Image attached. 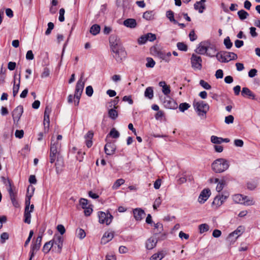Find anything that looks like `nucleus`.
I'll list each match as a JSON object with an SVG mask.
<instances>
[{
  "label": "nucleus",
  "mask_w": 260,
  "mask_h": 260,
  "mask_svg": "<svg viewBox=\"0 0 260 260\" xmlns=\"http://www.w3.org/2000/svg\"><path fill=\"white\" fill-rule=\"evenodd\" d=\"M230 167L228 160L219 158L215 159L211 164L212 170L215 173H221L227 170Z\"/></svg>",
  "instance_id": "1"
},
{
  "label": "nucleus",
  "mask_w": 260,
  "mask_h": 260,
  "mask_svg": "<svg viewBox=\"0 0 260 260\" xmlns=\"http://www.w3.org/2000/svg\"><path fill=\"white\" fill-rule=\"evenodd\" d=\"M193 106L199 116L206 115L209 110V105L203 101H194Z\"/></svg>",
  "instance_id": "2"
},
{
  "label": "nucleus",
  "mask_w": 260,
  "mask_h": 260,
  "mask_svg": "<svg viewBox=\"0 0 260 260\" xmlns=\"http://www.w3.org/2000/svg\"><path fill=\"white\" fill-rule=\"evenodd\" d=\"M99 221L100 223L106 225H109L112 222L113 216L109 212H104L103 211H99L98 212Z\"/></svg>",
  "instance_id": "3"
},
{
  "label": "nucleus",
  "mask_w": 260,
  "mask_h": 260,
  "mask_svg": "<svg viewBox=\"0 0 260 260\" xmlns=\"http://www.w3.org/2000/svg\"><path fill=\"white\" fill-rule=\"evenodd\" d=\"M32 194L26 196L25 201V209L24 213V222L25 223L29 224L31 221V214L29 213L28 210L30 204V199Z\"/></svg>",
  "instance_id": "4"
},
{
  "label": "nucleus",
  "mask_w": 260,
  "mask_h": 260,
  "mask_svg": "<svg viewBox=\"0 0 260 260\" xmlns=\"http://www.w3.org/2000/svg\"><path fill=\"white\" fill-rule=\"evenodd\" d=\"M111 52L113 53V57L118 62H121L126 56V52L122 47L112 50Z\"/></svg>",
  "instance_id": "5"
},
{
  "label": "nucleus",
  "mask_w": 260,
  "mask_h": 260,
  "mask_svg": "<svg viewBox=\"0 0 260 260\" xmlns=\"http://www.w3.org/2000/svg\"><path fill=\"white\" fill-rule=\"evenodd\" d=\"M191 67L194 69L201 70L202 68V60L200 56L192 54L190 58Z\"/></svg>",
  "instance_id": "6"
},
{
  "label": "nucleus",
  "mask_w": 260,
  "mask_h": 260,
  "mask_svg": "<svg viewBox=\"0 0 260 260\" xmlns=\"http://www.w3.org/2000/svg\"><path fill=\"white\" fill-rule=\"evenodd\" d=\"M42 239V236H39L36 239V242L35 244H34L30 248V257L29 260H31L32 258L35 255V252L39 250L40 248L41 245V242Z\"/></svg>",
  "instance_id": "7"
},
{
  "label": "nucleus",
  "mask_w": 260,
  "mask_h": 260,
  "mask_svg": "<svg viewBox=\"0 0 260 260\" xmlns=\"http://www.w3.org/2000/svg\"><path fill=\"white\" fill-rule=\"evenodd\" d=\"M153 50L154 55L157 56L160 59H162L166 62H169L170 61V58L171 56V53L170 52H168L166 53L164 51L157 50L155 47L153 48Z\"/></svg>",
  "instance_id": "8"
},
{
  "label": "nucleus",
  "mask_w": 260,
  "mask_h": 260,
  "mask_svg": "<svg viewBox=\"0 0 260 260\" xmlns=\"http://www.w3.org/2000/svg\"><path fill=\"white\" fill-rule=\"evenodd\" d=\"M109 44L111 51L121 47L119 39L116 35H111L109 38Z\"/></svg>",
  "instance_id": "9"
},
{
  "label": "nucleus",
  "mask_w": 260,
  "mask_h": 260,
  "mask_svg": "<svg viewBox=\"0 0 260 260\" xmlns=\"http://www.w3.org/2000/svg\"><path fill=\"white\" fill-rule=\"evenodd\" d=\"M229 197V194L228 192L222 194H219L215 197L212 204L217 207H219Z\"/></svg>",
  "instance_id": "10"
},
{
  "label": "nucleus",
  "mask_w": 260,
  "mask_h": 260,
  "mask_svg": "<svg viewBox=\"0 0 260 260\" xmlns=\"http://www.w3.org/2000/svg\"><path fill=\"white\" fill-rule=\"evenodd\" d=\"M163 105L165 107L170 109H175L177 108V103L170 96L165 97L163 101Z\"/></svg>",
  "instance_id": "11"
},
{
  "label": "nucleus",
  "mask_w": 260,
  "mask_h": 260,
  "mask_svg": "<svg viewBox=\"0 0 260 260\" xmlns=\"http://www.w3.org/2000/svg\"><path fill=\"white\" fill-rule=\"evenodd\" d=\"M2 179L3 180V183L6 186L9 194L15 192L14 191L15 187L11 180L9 179V178H5L4 177H2Z\"/></svg>",
  "instance_id": "12"
},
{
  "label": "nucleus",
  "mask_w": 260,
  "mask_h": 260,
  "mask_svg": "<svg viewBox=\"0 0 260 260\" xmlns=\"http://www.w3.org/2000/svg\"><path fill=\"white\" fill-rule=\"evenodd\" d=\"M211 194L210 190L209 188L204 189L201 192L198 201L199 203H204L209 198Z\"/></svg>",
  "instance_id": "13"
},
{
  "label": "nucleus",
  "mask_w": 260,
  "mask_h": 260,
  "mask_svg": "<svg viewBox=\"0 0 260 260\" xmlns=\"http://www.w3.org/2000/svg\"><path fill=\"white\" fill-rule=\"evenodd\" d=\"M23 112L22 106H17L12 112V117L14 121H18L20 118Z\"/></svg>",
  "instance_id": "14"
},
{
  "label": "nucleus",
  "mask_w": 260,
  "mask_h": 260,
  "mask_svg": "<svg viewBox=\"0 0 260 260\" xmlns=\"http://www.w3.org/2000/svg\"><path fill=\"white\" fill-rule=\"evenodd\" d=\"M134 217L136 220L141 221L145 215L144 211L140 208H137L133 211Z\"/></svg>",
  "instance_id": "15"
},
{
  "label": "nucleus",
  "mask_w": 260,
  "mask_h": 260,
  "mask_svg": "<svg viewBox=\"0 0 260 260\" xmlns=\"http://www.w3.org/2000/svg\"><path fill=\"white\" fill-rule=\"evenodd\" d=\"M241 95L243 97L247 98L249 99L253 100H256L255 94L247 87L242 88Z\"/></svg>",
  "instance_id": "16"
},
{
  "label": "nucleus",
  "mask_w": 260,
  "mask_h": 260,
  "mask_svg": "<svg viewBox=\"0 0 260 260\" xmlns=\"http://www.w3.org/2000/svg\"><path fill=\"white\" fill-rule=\"evenodd\" d=\"M104 150L107 155H112L115 151L116 146L113 143H108L105 145Z\"/></svg>",
  "instance_id": "17"
},
{
  "label": "nucleus",
  "mask_w": 260,
  "mask_h": 260,
  "mask_svg": "<svg viewBox=\"0 0 260 260\" xmlns=\"http://www.w3.org/2000/svg\"><path fill=\"white\" fill-rule=\"evenodd\" d=\"M114 237V232H106L101 239V243L106 244L110 241Z\"/></svg>",
  "instance_id": "18"
},
{
  "label": "nucleus",
  "mask_w": 260,
  "mask_h": 260,
  "mask_svg": "<svg viewBox=\"0 0 260 260\" xmlns=\"http://www.w3.org/2000/svg\"><path fill=\"white\" fill-rule=\"evenodd\" d=\"M157 243V239L151 237L146 242V248L148 250H151L156 246Z\"/></svg>",
  "instance_id": "19"
},
{
  "label": "nucleus",
  "mask_w": 260,
  "mask_h": 260,
  "mask_svg": "<svg viewBox=\"0 0 260 260\" xmlns=\"http://www.w3.org/2000/svg\"><path fill=\"white\" fill-rule=\"evenodd\" d=\"M61 144L57 141L51 140L50 144V151L51 152L55 153L58 154V149L60 148Z\"/></svg>",
  "instance_id": "20"
},
{
  "label": "nucleus",
  "mask_w": 260,
  "mask_h": 260,
  "mask_svg": "<svg viewBox=\"0 0 260 260\" xmlns=\"http://www.w3.org/2000/svg\"><path fill=\"white\" fill-rule=\"evenodd\" d=\"M167 252L165 250H161L157 253L153 254L151 258V260H161L167 255Z\"/></svg>",
  "instance_id": "21"
},
{
  "label": "nucleus",
  "mask_w": 260,
  "mask_h": 260,
  "mask_svg": "<svg viewBox=\"0 0 260 260\" xmlns=\"http://www.w3.org/2000/svg\"><path fill=\"white\" fill-rule=\"evenodd\" d=\"M56 172L57 174L60 173L64 166L63 159L61 157H57L55 163Z\"/></svg>",
  "instance_id": "22"
},
{
  "label": "nucleus",
  "mask_w": 260,
  "mask_h": 260,
  "mask_svg": "<svg viewBox=\"0 0 260 260\" xmlns=\"http://www.w3.org/2000/svg\"><path fill=\"white\" fill-rule=\"evenodd\" d=\"M93 137V133L92 131H88L85 136L86 145L88 148H90L92 145V139Z\"/></svg>",
  "instance_id": "23"
},
{
  "label": "nucleus",
  "mask_w": 260,
  "mask_h": 260,
  "mask_svg": "<svg viewBox=\"0 0 260 260\" xmlns=\"http://www.w3.org/2000/svg\"><path fill=\"white\" fill-rule=\"evenodd\" d=\"M123 24L127 27L133 28L136 27L137 22L135 19L128 18L123 21Z\"/></svg>",
  "instance_id": "24"
},
{
  "label": "nucleus",
  "mask_w": 260,
  "mask_h": 260,
  "mask_svg": "<svg viewBox=\"0 0 260 260\" xmlns=\"http://www.w3.org/2000/svg\"><path fill=\"white\" fill-rule=\"evenodd\" d=\"M209 44L207 43L202 42L200 44V45L198 48V53L201 54H206L207 51H208V48L209 47Z\"/></svg>",
  "instance_id": "25"
},
{
  "label": "nucleus",
  "mask_w": 260,
  "mask_h": 260,
  "mask_svg": "<svg viewBox=\"0 0 260 260\" xmlns=\"http://www.w3.org/2000/svg\"><path fill=\"white\" fill-rule=\"evenodd\" d=\"M247 199V196L244 197L240 194H235L233 197V200L234 202L238 204H243V201Z\"/></svg>",
  "instance_id": "26"
},
{
  "label": "nucleus",
  "mask_w": 260,
  "mask_h": 260,
  "mask_svg": "<svg viewBox=\"0 0 260 260\" xmlns=\"http://www.w3.org/2000/svg\"><path fill=\"white\" fill-rule=\"evenodd\" d=\"M155 14L154 11H147L143 13V18L147 20H151L154 19Z\"/></svg>",
  "instance_id": "27"
},
{
  "label": "nucleus",
  "mask_w": 260,
  "mask_h": 260,
  "mask_svg": "<svg viewBox=\"0 0 260 260\" xmlns=\"http://www.w3.org/2000/svg\"><path fill=\"white\" fill-rule=\"evenodd\" d=\"M12 204L15 208L19 207V204L17 200V192L9 194Z\"/></svg>",
  "instance_id": "28"
},
{
  "label": "nucleus",
  "mask_w": 260,
  "mask_h": 260,
  "mask_svg": "<svg viewBox=\"0 0 260 260\" xmlns=\"http://www.w3.org/2000/svg\"><path fill=\"white\" fill-rule=\"evenodd\" d=\"M224 57H225V59L229 61L231 60H236L238 58L237 55L234 52L224 51Z\"/></svg>",
  "instance_id": "29"
},
{
  "label": "nucleus",
  "mask_w": 260,
  "mask_h": 260,
  "mask_svg": "<svg viewBox=\"0 0 260 260\" xmlns=\"http://www.w3.org/2000/svg\"><path fill=\"white\" fill-rule=\"evenodd\" d=\"M83 74H82L80 79L78 81L76 86V90H79L81 91H83L84 89L85 83L84 81H82Z\"/></svg>",
  "instance_id": "30"
},
{
  "label": "nucleus",
  "mask_w": 260,
  "mask_h": 260,
  "mask_svg": "<svg viewBox=\"0 0 260 260\" xmlns=\"http://www.w3.org/2000/svg\"><path fill=\"white\" fill-rule=\"evenodd\" d=\"M144 95L146 98H147L149 99H152L153 98V90L152 87H148L146 88L144 92Z\"/></svg>",
  "instance_id": "31"
},
{
  "label": "nucleus",
  "mask_w": 260,
  "mask_h": 260,
  "mask_svg": "<svg viewBox=\"0 0 260 260\" xmlns=\"http://www.w3.org/2000/svg\"><path fill=\"white\" fill-rule=\"evenodd\" d=\"M100 29L101 27L99 25L94 24L90 27V32L93 35L95 36L100 32Z\"/></svg>",
  "instance_id": "32"
},
{
  "label": "nucleus",
  "mask_w": 260,
  "mask_h": 260,
  "mask_svg": "<svg viewBox=\"0 0 260 260\" xmlns=\"http://www.w3.org/2000/svg\"><path fill=\"white\" fill-rule=\"evenodd\" d=\"M194 8L196 10H198L199 12L202 13L205 9V5L201 4V2H197L194 5Z\"/></svg>",
  "instance_id": "33"
},
{
  "label": "nucleus",
  "mask_w": 260,
  "mask_h": 260,
  "mask_svg": "<svg viewBox=\"0 0 260 260\" xmlns=\"http://www.w3.org/2000/svg\"><path fill=\"white\" fill-rule=\"evenodd\" d=\"M53 243H52V241H50L49 242H46L43 247V249H42V251L45 253H47L49 252V251L50 250L51 247L53 246Z\"/></svg>",
  "instance_id": "34"
},
{
  "label": "nucleus",
  "mask_w": 260,
  "mask_h": 260,
  "mask_svg": "<svg viewBox=\"0 0 260 260\" xmlns=\"http://www.w3.org/2000/svg\"><path fill=\"white\" fill-rule=\"evenodd\" d=\"M52 241V243H53V245L58 244L60 243H63V238L61 235H55L54 238Z\"/></svg>",
  "instance_id": "35"
},
{
  "label": "nucleus",
  "mask_w": 260,
  "mask_h": 260,
  "mask_svg": "<svg viewBox=\"0 0 260 260\" xmlns=\"http://www.w3.org/2000/svg\"><path fill=\"white\" fill-rule=\"evenodd\" d=\"M216 50L214 46L209 45L206 55L210 57H214L216 53Z\"/></svg>",
  "instance_id": "36"
},
{
  "label": "nucleus",
  "mask_w": 260,
  "mask_h": 260,
  "mask_svg": "<svg viewBox=\"0 0 260 260\" xmlns=\"http://www.w3.org/2000/svg\"><path fill=\"white\" fill-rule=\"evenodd\" d=\"M226 184L225 181L224 179H221L217 183V185L216 187V190L218 192H220Z\"/></svg>",
  "instance_id": "37"
},
{
  "label": "nucleus",
  "mask_w": 260,
  "mask_h": 260,
  "mask_svg": "<svg viewBox=\"0 0 260 260\" xmlns=\"http://www.w3.org/2000/svg\"><path fill=\"white\" fill-rule=\"evenodd\" d=\"M238 238V237H237L235 234H232V233H231L226 238V241L230 245L233 244L236 242Z\"/></svg>",
  "instance_id": "38"
},
{
  "label": "nucleus",
  "mask_w": 260,
  "mask_h": 260,
  "mask_svg": "<svg viewBox=\"0 0 260 260\" xmlns=\"http://www.w3.org/2000/svg\"><path fill=\"white\" fill-rule=\"evenodd\" d=\"M237 14L240 19L242 20L246 19L249 16V14L244 10L239 11Z\"/></svg>",
  "instance_id": "39"
},
{
  "label": "nucleus",
  "mask_w": 260,
  "mask_h": 260,
  "mask_svg": "<svg viewBox=\"0 0 260 260\" xmlns=\"http://www.w3.org/2000/svg\"><path fill=\"white\" fill-rule=\"evenodd\" d=\"M119 133L117 130H116L115 128H113L111 129L107 136H110L112 138L117 139L119 138Z\"/></svg>",
  "instance_id": "40"
},
{
  "label": "nucleus",
  "mask_w": 260,
  "mask_h": 260,
  "mask_svg": "<svg viewBox=\"0 0 260 260\" xmlns=\"http://www.w3.org/2000/svg\"><path fill=\"white\" fill-rule=\"evenodd\" d=\"M43 124L44 126V130L45 132H48L50 124V118L49 116L46 115L44 116Z\"/></svg>",
  "instance_id": "41"
},
{
  "label": "nucleus",
  "mask_w": 260,
  "mask_h": 260,
  "mask_svg": "<svg viewBox=\"0 0 260 260\" xmlns=\"http://www.w3.org/2000/svg\"><path fill=\"white\" fill-rule=\"evenodd\" d=\"M125 180L123 179H117L114 183L112 188L113 189H118L121 185L123 184Z\"/></svg>",
  "instance_id": "42"
},
{
  "label": "nucleus",
  "mask_w": 260,
  "mask_h": 260,
  "mask_svg": "<svg viewBox=\"0 0 260 260\" xmlns=\"http://www.w3.org/2000/svg\"><path fill=\"white\" fill-rule=\"evenodd\" d=\"M116 109H111L109 110V116L112 119H115L118 117V112Z\"/></svg>",
  "instance_id": "43"
},
{
  "label": "nucleus",
  "mask_w": 260,
  "mask_h": 260,
  "mask_svg": "<svg viewBox=\"0 0 260 260\" xmlns=\"http://www.w3.org/2000/svg\"><path fill=\"white\" fill-rule=\"evenodd\" d=\"M147 63H146V67L147 68H153L155 64V61L151 57L146 58Z\"/></svg>",
  "instance_id": "44"
},
{
  "label": "nucleus",
  "mask_w": 260,
  "mask_h": 260,
  "mask_svg": "<svg viewBox=\"0 0 260 260\" xmlns=\"http://www.w3.org/2000/svg\"><path fill=\"white\" fill-rule=\"evenodd\" d=\"M244 231V228L242 226H239L238 228L232 232V234H235L237 237H239Z\"/></svg>",
  "instance_id": "45"
},
{
  "label": "nucleus",
  "mask_w": 260,
  "mask_h": 260,
  "mask_svg": "<svg viewBox=\"0 0 260 260\" xmlns=\"http://www.w3.org/2000/svg\"><path fill=\"white\" fill-rule=\"evenodd\" d=\"M167 17L170 21L173 22L174 24H176L177 21L174 19V13L172 11L169 10L167 12Z\"/></svg>",
  "instance_id": "46"
},
{
  "label": "nucleus",
  "mask_w": 260,
  "mask_h": 260,
  "mask_svg": "<svg viewBox=\"0 0 260 260\" xmlns=\"http://www.w3.org/2000/svg\"><path fill=\"white\" fill-rule=\"evenodd\" d=\"M200 233L203 234L207 232L209 230V225L206 223L201 224L199 226Z\"/></svg>",
  "instance_id": "47"
},
{
  "label": "nucleus",
  "mask_w": 260,
  "mask_h": 260,
  "mask_svg": "<svg viewBox=\"0 0 260 260\" xmlns=\"http://www.w3.org/2000/svg\"><path fill=\"white\" fill-rule=\"evenodd\" d=\"M224 56H225L224 52L221 54H220L219 53H217L216 54V57L219 61H221L222 62H229V60H226V59H225V57H224Z\"/></svg>",
  "instance_id": "48"
},
{
  "label": "nucleus",
  "mask_w": 260,
  "mask_h": 260,
  "mask_svg": "<svg viewBox=\"0 0 260 260\" xmlns=\"http://www.w3.org/2000/svg\"><path fill=\"white\" fill-rule=\"evenodd\" d=\"M76 234L77 237L80 239H83L86 236V233L84 230L82 229H77L76 230Z\"/></svg>",
  "instance_id": "49"
},
{
  "label": "nucleus",
  "mask_w": 260,
  "mask_h": 260,
  "mask_svg": "<svg viewBox=\"0 0 260 260\" xmlns=\"http://www.w3.org/2000/svg\"><path fill=\"white\" fill-rule=\"evenodd\" d=\"M20 81L19 79L18 83L17 85H15V81H14V85L13 88V95L14 97L16 96L18 92V91L19 89V87H20Z\"/></svg>",
  "instance_id": "50"
},
{
  "label": "nucleus",
  "mask_w": 260,
  "mask_h": 260,
  "mask_svg": "<svg viewBox=\"0 0 260 260\" xmlns=\"http://www.w3.org/2000/svg\"><path fill=\"white\" fill-rule=\"evenodd\" d=\"M223 43L225 47L228 49H230L233 46V43L231 41L229 37H227L224 39Z\"/></svg>",
  "instance_id": "51"
},
{
  "label": "nucleus",
  "mask_w": 260,
  "mask_h": 260,
  "mask_svg": "<svg viewBox=\"0 0 260 260\" xmlns=\"http://www.w3.org/2000/svg\"><path fill=\"white\" fill-rule=\"evenodd\" d=\"M178 49L181 51H186L187 50V46L182 42H178L177 44Z\"/></svg>",
  "instance_id": "52"
},
{
  "label": "nucleus",
  "mask_w": 260,
  "mask_h": 260,
  "mask_svg": "<svg viewBox=\"0 0 260 260\" xmlns=\"http://www.w3.org/2000/svg\"><path fill=\"white\" fill-rule=\"evenodd\" d=\"M190 107L189 104L186 103H183L180 104L179 108L180 111L183 112L187 110Z\"/></svg>",
  "instance_id": "53"
},
{
  "label": "nucleus",
  "mask_w": 260,
  "mask_h": 260,
  "mask_svg": "<svg viewBox=\"0 0 260 260\" xmlns=\"http://www.w3.org/2000/svg\"><path fill=\"white\" fill-rule=\"evenodd\" d=\"M200 85L207 90H209L211 88V86L204 80H201L200 81Z\"/></svg>",
  "instance_id": "54"
},
{
  "label": "nucleus",
  "mask_w": 260,
  "mask_h": 260,
  "mask_svg": "<svg viewBox=\"0 0 260 260\" xmlns=\"http://www.w3.org/2000/svg\"><path fill=\"white\" fill-rule=\"evenodd\" d=\"M221 138L215 136H212L211 137V141L214 144H219L221 143Z\"/></svg>",
  "instance_id": "55"
},
{
  "label": "nucleus",
  "mask_w": 260,
  "mask_h": 260,
  "mask_svg": "<svg viewBox=\"0 0 260 260\" xmlns=\"http://www.w3.org/2000/svg\"><path fill=\"white\" fill-rule=\"evenodd\" d=\"M146 37L147 41L150 42L154 41L156 39L155 35L152 33H147L146 34Z\"/></svg>",
  "instance_id": "56"
},
{
  "label": "nucleus",
  "mask_w": 260,
  "mask_h": 260,
  "mask_svg": "<svg viewBox=\"0 0 260 260\" xmlns=\"http://www.w3.org/2000/svg\"><path fill=\"white\" fill-rule=\"evenodd\" d=\"M54 26V24L52 22H49L48 23V28L45 31V35H50L51 34V30L53 29Z\"/></svg>",
  "instance_id": "57"
},
{
  "label": "nucleus",
  "mask_w": 260,
  "mask_h": 260,
  "mask_svg": "<svg viewBox=\"0 0 260 260\" xmlns=\"http://www.w3.org/2000/svg\"><path fill=\"white\" fill-rule=\"evenodd\" d=\"M243 204L245 206H250L254 204V202L252 199L248 198L247 197V199L243 201Z\"/></svg>",
  "instance_id": "58"
},
{
  "label": "nucleus",
  "mask_w": 260,
  "mask_h": 260,
  "mask_svg": "<svg viewBox=\"0 0 260 260\" xmlns=\"http://www.w3.org/2000/svg\"><path fill=\"white\" fill-rule=\"evenodd\" d=\"M50 70L48 68L46 67L44 69L41 76L42 78H46L50 75Z\"/></svg>",
  "instance_id": "59"
},
{
  "label": "nucleus",
  "mask_w": 260,
  "mask_h": 260,
  "mask_svg": "<svg viewBox=\"0 0 260 260\" xmlns=\"http://www.w3.org/2000/svg\"><path fill=\"white\" fill-rule=\"evenodd\" d=\"M80 205L81 206L83 209L85 208L88 205V200L86 199L81 198L79 201Z\"/></svg>",
  "instance_id": "60"
},
{
  "label": "nucleus",
  "mask_w": 260,
  "mask_h": 260,
  "mask_svg": "<svg viewBox=\"0 0 260 260\" xmlns=\"http://www.w3.org/2000/svg\"><path fill=\"white\" fill-rule=\"evenodd\" d=\"M9 238V234L6 233L4 232L2 233L1 235V242L2 243H4L6 240H8Z\"/></svg>",
  "instance_id": "61"
},
{
  "label": "nucleus",
  "mask_w": 260,
  "mask_h": 260,
  "mask_svg": "<svg viewBox=\"0 0 260 260\" xmlns=\"http://www.w3.org/2000/svg\"><path fill=\"white\" fill-rule=\"evenodd\" d=\"M154 227L155 229L157 230V233H161L163 230V225L162 223L157 222L156 223H154Z\"/></svg>",
  "instance_id": "62"
},
{
  "label": "nucleus",
  "mask_w": 260,
  "mask_h": 260,
  "mask_svg": "<svg viewBox=\"0 0 260 260\" xmlns=\"http://www.w3.org/2000/svg\"><path fill=\"white\" fill-rule=\"evenodd\" d=\"M64 13H65L64 9L63 8H61L59 10V18H58L59 21L63 22L64 21Z\"/></svg>",
  "instance_id": "63"
},
{
  "label": "nucleus",
  "mask_w": 260,
  "mask_h": 260,
  "mask_svg": "<svg viewBox=\"0 0 260 260\" xmlns=\"http://www.w3.org/2000/svg\"><path fill=\"white\" fill-rule=\"evenodd\" d=\"M234 117L233 115H230L225 117V122L226 124L233 123L234 122Z\"/></svg>",
  "instance_id": "64"
}]
</instances>
